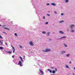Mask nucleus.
<instances>
[{
  "label": "nucleus",
  "instance_id": "nucleus-40",
  "mask_svg": "<svg viewBox=\"0 0 75 75\" xmlns=\"http://www.w3.org/2000/svg\"><path fill=\"white\" fill-rule=\"evenodd\" d=\"M3 33H5V34H6V32H3Z\"/></svg>",
  "mask_w": 75,
  "mask_h": 75
},
{
  "label": "nucleus",
  "instance_id": "nucleus-37",
  "mask_svg": "<svg viewBox=\"0 0 75 75\" xmlns=\"http://www.w3.org/2000/svg\"><path fill=\"white\" fill-rule=\"evenodd\" d=\"M69 63H70V64H71V63H72V62H69Z\"/></svg>",
  "mask_w": 75,
  "mask_h": 75
},
{
  "label": "nucleus",
  "instance_id": "nucleus-6",
  "mask_svg": "<svg viewBox=\"0 0 75 75\" xmlns=\"http://www.w3.org/2000/svg\"><path fill=\"white\" fill-rule=\"evenodd\" d=\"M19 58H20L21 61H22V62H23V58L22 57H19Z\"/></svg>",
  "mask_w": 75,
  "mask_h": 75
},
{
  "label": "nucleus",
  "instance_id": "nucleus-21",
  "mask_svg": "<svg viewBox=\"0 0 75 75\" xmlns=\"http://www.w3.org/2000/svg\"><path fill=\"white\" fill-rule=\"evenodd\" d=\"M66 3H68V0H66Z\"/></svg>",
  "mask_w": 75,
  "mask_h": 75
},
{
  "label": "nucleus",
  "instance_id": "nucleus-19",
  "mask_svg": "<svg viewBox=\"0 0 75 75\" xmlns=\"http://www.w3.org/2000/svg\"><path fill=\"white\" fill-rule=\"evenodd\" d=\"M15 35L16 36V37H17L18 35H17V33H15Z\"/></svg>",
  "mask_w": 75,
  "mask_h": 75
},
{
  "label": "nucleus",
  "instance_id": "nucleus-5",
  "mask_svg": "<svg viewBox=\"0 0 75 75\" xmlns=\"http://www.w3.org/2000/svg\"><path fill=\"white\" fill-rule=\"evenodd\" d=\"M11 47H12L13 49V53H14V52H15L14 51H15V49H14V47H13V46L12 45H11Z\"/></svg>",
  "mask_w": 75,
  "mask_h": 75
},
{
  "label": "nucleus",
  "instance_id": "nucleus-44",
  "mask_svg": "<svg viewBox=\"0 0 75 75\" xmlns=\"http://www.w3.org/2000/svg\"><path fill=\"white\" fill-rule=\"evenodd\" d=\"M74 69L75 70V67H74Z\"/></svg>",
  "mask_w": 75,
  "mask_h": 75
},
{
  "label": "nucleus",
  "instance_id": "nucleus-41",
  "mask_svg": "<svg viewBox=\"0 0 75 75\" xmlns=\"http://www.w3.org/2000/svg\"><path fill=\"white\" fill-rule=\"evenodd\" d=\"M23 57H24V58H25V55H24Z\"/></svg>",
  "mask_w": 75,
  "mask_h": 75
},
{
  "label": "nucleus",
  "instance_id": "nucleus-15",
  "mask_svg": "<svg viewBox=\"0 0 75 75\" xmlns=\"http://www.w3.org/2000/svg\"><path fill=\"white\" fill-rule=\"evenodd\" d=\"M4 29H6L7 30H9V29L8 28H4Z\"/></svg>",
  "mask_w": 75,
  "mask_h": 75
},
{
  "label": "nucleus",
  "instance_id": "nucleus-42",
  "mask_svg": "<svg viewBox=\"0 0 75 75\" xmlns=\"http://www.w3.org/2000/svg\"><path fill=\"white\" fill-rule=\"evenodd\" d=\"M73 75H74V73H73Z\"/></svg>",
  "mask_w": 75,
  "mask_h": 75
},
{
  "label": "nucleus",
  "instance_id": "nucleus-29",
  "mask_svg": "<svg viewBox=\"0 0 75 75\" xmlns=\"http://www.w3.org/2000/svg\"><path fill=\"white\" fill-rule=\"evenodd\" d=\"M47 6H49V5H50V4L49 3L47 4Z\"/></svg>",
  "mask_w": 75,
  "mask_h": 75
},
{
  "label": "nucleus",
  "instance_id": "nucleus-16",
  "mask_svg": "<svg viewBox=\"0 0 75 75\" xmlns=\"http://www.w3.org/2000/svg\"><path fill=\"white\" fill-rule=\"evenodd\" d=\"M64 22V21H60V23H63Z\"/></svg>",
  "mask_w": 75,
  "mask_h": 75
},
{
  "label": "nucleus",
  "instance_id": "nucleus-14",
  "mask_svg": "<svg viewBox=\"0 0 75 75\" xmlns=\"http://www.w3.org/2000/svg\"><path fill=\"white\" fill-rule=\"evenodd\" d=\"M70 27H74V25H72L70 26Z\"/></svg>",
  "mask_w": 75,
  "mask_h": 75
},
{
  "label": "nucleus",
  "instance_id": "nucleus-32",
  "mask_svg": "<svg viewBox=\"0 0 75 75\" xmlns=\"http://www.w3.org/2000/svg\"><path fill=\"white\" fill-rule=\"evenodd\" d=\"M61 15L62 16H64V13H62Z\"/></svg>",
  "mask_w": 75,
  "mask_h": 75
},
{
  "label": "nucleus",
  "instance_id": "nucleus-7",
  "mask_svg": "<svg viewBox=\"0 0 75 75\" xmlns=\"http://www.w3.org/2000/svg\"><path fill=\"white\" fill-rule=\"evenodd\" d=\"M6 52H7V53H8V54H11V53L12 52H10V51H6Z\"/></svg>",
  "mask_w": 75,
  "mask_h": 75
},
{
  "label": "nucleus",
  "instance_id": "nucleus-28",
  "mask_svg": "<svg viewBox=\"0 0 75 75\" xmlns=\"http://www.w3.org/2000/svg\"><path fill=\"white\" fill-rule=\"evenodd\" d=\"M48 24V22H47L45 23L46 24Z\"/></svg>",
  "mask_w": 75,
  "mask_h": 75
},
{
  "label": "nucleus",
  "instance_id": "nucleus-26",
  "mask_svg": "<svg viewBox=\"0 0 75 75\" xmlns=\"http://www.w3.org/2000/svg\"><path fill=\"white\" fill-rule=\"evenodd\" d=\"M50 33H48L47 34V36H48V35H49V34H50Z\"/></svg>",
  "mask_w": 75,
  "mask_h": 75
},
{
  "label": "nucleus",
  "instance_id": "nucleus-36",
  "mask_svg": "<svg viewBox=\"0 0 75 75\" xmlns=\"http://www.w3.org/2000/svg\"><path fill=\"white\" fill-rule=\"evenodd\" d=\"M47 15L48 16H50V14H47Z\"/></svg>",
  "mask_w": 75,
  "mask_h": 75
},
{
  "label": "nucleus",
  "instance_id": "nucleus-2",
  "mask_svg": "<svg viewBox=\"0 0 75 75\" xmlns=\"http://www.w3.org/2000/svg\"><path fill=\"white\" fill-rule=\"evenodd\" d=\"M29 44L32 46H34V45L33 43V42H32L31 41L30 42H29Z\"/></svg>",
  "mask_w": 75,
  "mask_h": 75
},
{
  "label": "nucleus",
  "instance_id": "nucleus-35",
  "mask_svg": "<svg viewBox=\"0 0 75 75\" xmlns=\"http://www.w3.org/2000/svg\"><path fill=\"white\" fill-rule=\"evenodd\" d=\"M5 44L6 45H7V43H5Z\"/></svg>",
  "mask_w": 75,
  "mask_h": 75
},
{
  "label": "nucleus",
  "instance_id": "nucleus-30",
  "mask_svg": "<svg viewBox=\"0 0 75 75\" xmlns=\"http://www.w3.org/2000/svg\"><path fill=\"white\" fill-rule=\"evenodd\" d=\"M54 13H55V14H57V12H56V11H54Z\"/></svg>",
  "mask_w": 75,
  "mask_h": 75
},
{
  "label": "nucleus",
  "instance_id": "nucleus-8",
  "mask_svg": "<svg viewBox=\"0 0 75 75\" xmlns=\"http://www.w3.org/2000/svg\"><path fill=\"white\" fill-rule=\"evenodd\" d=\"M47 71H49V72H50V73H52V71L51 70H50V69H48L47 70Z\"/></svg>",
  "mask_w": 75,
  "mask_h": 75
},
{
  "label": "nucleus",
  "instance_id": "nucleus-39",
  "mask_svg": "<svg viewBox=\"0 0 75 75\" xmlns=\"http://www.w3.org/2000/svg\"><path fill=\"white\" fill-rule=\"evenodd\" d=\"M14 56H12V58H14Z\"/></svg>",
  "mask_w": 75,
  "mask_h": 75
},
{
  "label": "nucleus",
  "instance_id": "nucleus-11",
  "mask_svg": "<svg viewBox=\"0 0 75 75\" xmlns=\"http://www.w3.org/2000/svg\"><path fill=\"white\" fill-rule=\"evenodd\" d=\"M59 33H61V34H64V33L62 31H60Z\"/></svg>",
  "mask_w": 75,
  "mask_h": 75
},
{
  "label": "nucleus",
  "instance_id": "nucleus-34",
  "mask_svg": "<svg viewBox=\"0 0 75 75\" xmlns=\"http://www.w3.org/2000/svg\"><path fill=\"white\" fill-rule=\"evenodd\" d=\"M64 46H65V47H67V45H64Z\"/></svg>",
  "mask_w": 75,
  "mask_h": 75
},
{
  "label": "nucleus",
  "instance_id": "nucleus-10",
  "mask_svg": "<svg viewBox=\"0 0 75 75\" xmlns=\"http://www.w3.org/2000/svg\"><path fill=\"white\" fill-rule=\"evenodd\" d=\"M52 6H55V4L54 3H52Z\"/></svg>",
  "mask_w": 75,
  "mask_h": 75
},
{
  "label": "nucleus",
  "instance_id": "nucleus-12",
  "mask_svg": "<svg viewBox=\"0 0 75 75\" xmlns=\"http://www.w3.org/2000/svg\"><path fill=\"white\" fill-rule=\"evenodd\" d=\"M0 42H1L2 45H3V42L1 41V40L0 41Z\"/></svg>",
  "mask_w": 75,
  "mask_h": 75
},
{
  "label": "nucleus",
  "instance_id": "nucleus-31",
  "mask_svg": "<svg viewBox=\"0 0 75 75\" xmlns=\"http://www.w3.org/2000/svg\"><path fill=\"white\" fill-rule=\"evenodd\" d=\"M55 71H57V69L56 68H55Z\"/></svg>",
  "mask_w": 75,
  "mask_h": 75
},
{
  "label": "nucleus",
  "instance_id": "nucleus-33",
  "mask_svg": "<svg viewBox=\"0 0 75 75\" xmlns=\"http://www.w3.org/2000/svg\"><path fill=\"white\" fill-rule=\"evenodd\" d=\"M3 27H6V26L5 25H4L2 26Z\"/></svg>",
  "mask_w": 75,
  "mask_h": 75
},
{
  "label": "nucleus",
  "instance_id": "nucleus-43",
  "mask_svg": "<svg viewBox=\"0 0 75 75\" xmlns=\"http://www.w3.org/2000/svg\"><path fill=\"white\" fill-rule=\"evenodd\" d=\"M0 26H1V25H0Z\"/></svg>",
  "mask_w": 75,
  "mask_h": 75
},
{
  "label": "nucleus",
  "instance_id": "nucleus-22",
  "mask_svg": "<svg viewBox=\"0 0 75 75\" xmlns=\"http://www.w3.org/2000/svg\"><path fill=\"white\" fill-rule=\"evenodd\" d=\"M67 57H69V54H68L67 55Z\"/></svg>",
  "mask_w": 75,
  "mask_h": 75
},
{
  "label": "nucleus",
  "instance_id": "nucleus-23",
  "mask_svg": "<svg viewBox=\"0 0 75 75\" xmlns=\"http://www.w3.org/2000/svg\"><path fill=\"white\" fill-rule=\"evenodd\" d=\"M0 38H2V36H1V35H0Z\"/></svg>",
  "mask_w": 75,
  "mask_h": 75
},
{
  "label": "nucleus",
  "instance_id": "nucleus-13",
  "mask_svg": "<svg viewBox=\"0 0 75 75\" xmlns=\"http://www.w3.org/2000/svg\"><path fill=\"white\" fill-rule=\"evenodd\" d=\"M52 73L53 74H55V71L54 70H53L52 71Z\"/></svg>",
  "mask_w": 75,
  "mask_h": 75
},
{
  "label": "nucleus",
  "instance_id": "nucleus-18",
  "mask_svg": "<svg viewBox=\"0 0 75 75\" xmlns=\"http://www.w3.org/2000/svg\"><path fill=\"white\" fill-rule=\"evenodd\" d=\"M46 32H45V31H43L42 32V33L43 34H45Z\"/></svg>",
  "mask_w": 75,
  "mask_h": 75
},
{
  "label": "nucleus",
  "instance_id": "nucleus-1",
  "mask_svg": "<svg viewBox=\"0 0 75 75\" xmlns=\"http://www.w3.org/2000/svg\"><path fill=\"white\" fill-rule=\"evenodd\" d=\"M51 51V50L46 49L45 50H42L43 52H49Z\"/></svg>",
  "mask_w": 75,
  "mask_h": 75
},
{
  "label": "nucleus",
  "instance_id": "nucleus-24",
  "mask_svg": "<svg viewBox=\"0 0 75 75\" xmlns=\"http://www.w3.org/2000/svg\"><path fill=\"white\" fill-rule=\"evenodd\" d=\"M20 47L21 48H22V46H21L20 45H19Z\"/></svg>",
  "mask_w": 75,
  "mask_h": 75
},
{
  "label": "nucleus",
  "instance_id": "nucleus-9",
  "mask_svg": "<svg viewBox=\"0 0 75 75\" xmlns=\"http://www.w3.org/2000/svg\"><path fill=\"white\" fill-rule=\"evenodd\" d=\"M3 48H4L3 47H0V50H2L4 49Z\"/></svg>",
  "mask_w": 75,
  "mask_h": 75
},
{
  "label": "nucleus",
  "instance_id": "nucleus-17",
  "mask_svg": "<svg viewBox=\"0 0 75 75\" xmlns=\"http://www.w3.org/2000/svg\"><path fill=\"white\" fill-rule=\"evenodd\" d=\"M66 67L67 68H69V67H68V66L67 65L66 66Z\"/></svg>",
  "mask_w": 75,
  "mask_h": 75
},
{
  "label": "nucleus",
  "instance_id": "nucleus-27",
  "mask_svg": "<svg viewBox=\"0 0 75 75\" xmlns=\"http://www.w3.org/2000/svg\"><path fill=\"white\" fill-rule=\"evenodd\" d=\"M65 51H63L62 52V53H65Z\"/></svg>",
  "mask_w": 75,
  "mask_h": 75
},
{
  "label": "nucleus",
  "instance_id": "nucleus-45",
  "mask_svg": "<svg viewBox=\"0 0 75 75\" xmlns=\"http://www.w3.org/2000/svg\"><path fill=\"white\" fill-rule=\"evenodd\" d=\"M51 68H52V67H51Z\"/></svg>",
  "mask_w": 75,
  "mask_h": 75
},
{
  "label": "nucleus",
  "instance_id": "nucleus-4",
  "mask_svg": "<svg viewBox=\"0 0 75 75\" xmlns=\"http://www.w3.org/2000/svg\"><path fill=\"white\" fill-rule=\"evenodd\" d=\"M39 71L41 72V74H42V75H44V72H43V71H42L41 70V69H40Z\"/></svg>",
  "mask_w": 75,
  "mask_h": 75
},
{
  "label": "nucleus",
  "instance_id": "nucleus-20",
  "mask_svg": "<svg viewBox=\"0 0 75 75\" xmlns=\"http://www.w3.org/2000/svg\"><path fill=\"white\" fill-rule=\"evenodd\" d=\"M66 37H67L66 36H64V37H63L62 38H66Z\"/></svg>",
  "mask_w": 75,
  "mask_h": 75
},
{
  "label": "nucleus",
  "instance_id": "nucleus-3",
  "mask_svg": "<svg viewBox=\"0 0 75 75\" xmlns=\"http://www.w3.org/2000/svg\"><path fill=\"white\" fill-rule=\"evenodd\" d=\"M18 65H19L20 66H22V64H21V61H19L18 63Z\"/></svg>",
  "mask_w": 75,
  "mask_h": 75
},
{
  "label": "nucleus",
  "instance_id": "nucleus-38",
  "mask_svg": "<svg viewBox=\"0 0 75 75\" xmlns=\"http://www.w3.org/2000/svg\"><path fill=\"white\" fill-rule=\"evenodd\" d=\"M44 19H45V16H43Z\"/></svg>",
  "mask_w": 75,
  "mask_h": 75
},
{
  "label": "nucleus",
  "instance_id": "nucleus-25",
  "mask_svg": "<svg viewBox=\"0 0 75 75\" xmlns=\"http://www.w3.org/2000/svg\"><path fill=\"white\" fill-rule=\"evenodd\" d=\"M71 31V32H72V33H73L74 31V30H72Z\"/></svg>",
  "mask_w": 75,
  "mask_h": 75
}]
</instances>
